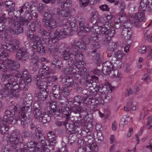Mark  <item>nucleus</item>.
<instances>
[{
  "instance_id": "obj_57",
  "label": "nucleus",
  "mask_w": 152,
  "mask_h": 152,
  "mask_svg": "<svg viewBox=\"0 0 152 152\" xmlns=\"http://www.w3.org/2000/svg\"><path fill=\"white\" fill-rule=\"evenodd\" d=\"M90 0H81L80 3V6L84 7L88 5L89 3Z\"/></svg>"
},
{
  "instance_id": "obj_16",
  "label": "nucleus",
  "mask_w": 152,
  "mask_h": 152,
  "mask_svg": "<svg viewBox=\"0 0 152 152\" xmlns=\"http://www.w3.org/2000/svg\"><path fill=\"white\" fill-rule=\"evenodd\" d=\"M7 66L9 68L11 72L16 70L20 67L19 63L16 61L7 59L6 60Z\"/></svg>"
},
{
  "instance_id": "obj_9",
  "label": "nucleus",
  "mask_w": 152,
  "mask_h": 152,
  "mask_svg": "<svg viewBox=\"0 0 152 152\" xmlns=\"http://www.w3.org/2000/svg\"><path fill=\"white\" fill-rule=\"evenodd\" d=\"M63 57L64 60L68 61V64L69 65L72 64L71 66H72L75 61L74 55L73 54L68 50H65L63 52Z\"/></svg>"
},
{
  "instance_id": "obj_48",
  "label": "nucleus",
  "mask_w": 152,
  "mask_h": 152,
  "mask_svg": "<svg viewBox=\"0 0 152 152\" xmlns=\"http://www.w3.org/2000/svg\"><path fill=\"white\" fill-rule=\"evenodd\" d=\"M39 141L42 144H45V136L42 134L39 135H37L36 136Z\"/></svg>"
},
{
  "instance_id": "obj_31",
  "label": "nucleus",
  "mask_w": 152,
  "mask_h": 152,
  "mask_svg": "<svg viewBox=\"0 0 152 152\" xmlns=\"http://www.w3.org/2000/svg\"><path fill=\"white\" fill-rule=\"evenodd\" d=\"M65 112L63 111L62 108L61 107H57L56 105V108H55L54 112L53 115L55 116V117L56 118L57 116H59L60 115L61 113Z\"/></svg>"
},
{
  "instance_id": "obj_45",
  "label": "nucleus",
  "mask_w": 152,
  "mask_h": 152,
  "mask_svg": "<svg viewBox=\"0 0 152 152\" xmlns=\"http://www.w3.org/2000/svg\"><path fill=\"white\" fill-rule=\"evenodd\" d=\"M118 43L111 42L108 48V49L111 51H113L116 49Z\"/></svg>"
},
{
  "instance_id": "obj_56",
  "label": "nucleus",
  "mask_w": 152,
  "mask_h": 152,
  "mask_svg": "<svg viewBox=\"0 0 152 152\" xmlns=\"http://www.w3.org/2000/svg\"><path fill=\"white\" fill-rule=\"evenodd\" d=\"M61 90L65 96H67L69 95V91L67 87H62Z\"/></svg>"
},
{
  "instance_id": "obj_41",
  "label": "nucleus",
  "mask_w": 152,
  "mask_h": 152,
  "mask_svg": "<svg viewBox=\"0 0 152 152\" xmlns=\"http://www.w3.org/2000/svg\"><path fill=\"white\" fill-rule=\"evenodd\" d=\"M129 19L132 23L134 24L135 26L137 25L139 23L141 22L140 21L138 18L136 16L135 14L133 15V16L131 17Z\"/></svg>"
},
{
  "instance_id": "obj_2",
  "label": "nucleus",
  "mask_w": 152,
  "mask_h": 152,
  "mask_svg": "<svg viewBox=\"0 0 152 152\" xmlns=\"http://www.w3.org/2000/svg\"><path fill=\"white\" fill-rule=\"evenodd\" d=\"M6 20L8 22L9 30L11 33L18 34L23 32L21 26L26 23V20L22 19L19 20H14L12 17H7Z\"/></svg>"
},
{
  "instance_id": "obj_59",
  "label": "nucleus",
  "mask_w": 152,
  "mask_h": 152,
  "mask_svg": "<svg viewBox=\"0 0 152 152\" xmlns=\"http://www.w3.org/2000/svg\"><path fill=\"white\" fill-rule=\"evenodd\" d=\"M35 136H37V135H39L41 134H42L41 132V129L39 127H37V126L35 127Z\"/></svg>"
},
{
  "instance_id": "obj_63",
  "label": "nucleus",
  "mask_w": 152,
  "mask_h": 152,
  "mask_svg": "<svg viewBox=\"0 0 152 152\" xmlns=\"http://www.w3.org/2000/svg\"><path fill=\"white\" fill-rule=\"evenodd\" d=\"M5 4L6 7H14L15 5L14 3L11 1H9L6 2Z\"/></svg>"
},
{
  "instance_id": "obj_27",
  "label": "nucleus",
  "mask_w": 152,
  "mask_h": 152,
  "mask_svg": "<svg viewBox=\"0 0 152 152\" xmlns=\"http://www.w3.org/2000/svg\"><path fill=\"white\" fill-rule=\"evenodd\" d=\"M38 119L40 122L44 124L47 122H48L50 121V117L46 114L45 112H43Z\"/></svg>"
},
{
  "instance_id": "obj_24",
  "label": "nucleus",
  "mask_w": 152,
  "mask_h": 152,
  "mask_svg": "<svg viewBox=\"0 0 152 152\" xmlns=\"http://www.w3.org/2000/svg\"><path fill=\"white\" fill-rule=\"evenodd\" d=\"M63 125L65 126L66 129L69 130L71 133L74 134L76 132V128H75V126H74L73 123L70 124L67 122H64Z\"/></svg>"
},
{
  "instance_id": "obj_51",
  "label": "nucleus",
  "mask_w": 152,
  "mask_h": 152,
  "mask_svg": "<svg viewBox=\"0 0 152 152\" xmlns=\"http://www.w3.org/2000/svg\"><path fill=\"white\" fill-rule=\"evenodd\" d=\"M86 80V83H92L95 82L96 80L98 79L97 77H88Z\"/></svg>"
},
{
  "instance_id": "obj_52",
  "label": "nucleus",
  "mask_w": 152,
  "mask_h": 152,
  "mask_svg": "<svg viewBox=\"0 0 152 152\" xmlns=\"http://www.w3.org/2000/svg\"><path fill=\"white\" fill-rule=\"evenodd\" d=\"M149 1L148 0H142L140 3V6L142 8H145L148 6Z\"/></svg>"
},
{
  "instance_id": "obj_19",
  "label": "nucleus",
  "mask_w": 152,
  "mask_h": 152,
  "mask_svg": "<svg viewBox=\"0 0 152 152\" xmlns=\"http://www.w3.org/2000/svg\"><path fill=\"white\" fill-rule=\"evenodd\" d=\"M34 107L35 109L33 111L34 117L35 119H38L42 114L41 108L37 103L34 104Z\"/></svg>"
},
{
  "instance_id": "obj_39",
  "label": "nucleus",
  "mask_w": 152,
  "mask_h": 152,
  "mask_svg": "<svg viewBox=\"0 0 152 152\" xmlns=\"http://www.w3.org/2000/svg\"><path fill=\"white\" fill-rule=\"evenodd\" d=\"M114 56L116 59L115 60L118 61L122 59L123 54L120 50H118L115 53Z\"/></svg>"
},
{
  "instance_id": "obj_46",
  "label": "nucleus",
  "mask_w": 152,
  "mask_h": 152,
  "mask_svg": "<svg viewBox=\"0 0 152 152\" xmlns=\"http://www.w3.org/2000/svg\"><path fill=\"white\" fill-rule=\"evenodd\" d=\"M100 97L103 101L107 102L111 99L112 96L107 93L105 94L104 96H100Z\"/></svg>"
},
{
  "instance_id": "obj_14",
  "label": "nucleus",
  "mask_w": 152,
  "mask_h": 152,
  "mask_svg": "<svg viewBox=\"0 0 152 152\" xmlns=\"http://www.w3.org/2000/svg\"><path fill=\"white\" fill-rule=\"evenodd\" d=\"M52 93L53 95V96L56 99L60 100L62 99L60 87L59 85H54L52 88Z\"/></svg>"
},
{
  "instance_id": "obj_13",
  "label": "nucleus",
  "mask_w": 152,
  "mask_h": 152,
  "mask_svg": "<svg viewBox=\"0 0 152 152\" xmlns=\"http://www.w3.org/2000/svg\"><path fill=\"white\" fill-rule=\"evenodd\" d=\"M102 71L103 73L106 75H109L110 72H111L113 69V66L110 62L107 61L103 64Z\"/></svg>"
},
{
  "instance_id": "obj_23",
  "label": "nucleus",
  "mask_w": 152,
  "mask_h": 152,
  "mask_svg": "<svg viewBox=\"0 0 152 152\" xmlns=\"http://www.w3.org/2000/svg\"><path fill=\"white\" fill-rule=\"evenodd\" d=\"M11 45V52H15L20 46V44L18 41L14 39L10 42Z\"/></svg>"
},
{
  "instance_id": "obj_60",
  "label": "nucleus",
  "mask_w": 152,
  "mask_h": 152,
  "mask_svg": "<svg viewBox=\"0 0 152 152\" xmlns=\"http://www.w3.org/2000/svg\"><path fill=\"white\" fill-rule=\"evenodd\" d=\"M96 138L98 141H102L104 139L103 136L102 135V134L101 132H99L97 133V134L96 135Z\"/></svg>"
},
{
  "instance_id": "obj_18",
  "label": "nucleus",
  "mask_w": 152,
  "mask_h": 152,
  "mask_svg": "<svg viewBox=\"0 0 152 152\" xmlns=\"http://www.w3.org/2000/svg\"><path fill=\"white\" fill-rule=\"evenodd\" d=\"M64 28L60 30H57L54 33V38L57 39H61L65 38L66 34V29Z\"/></svg>"
},
{
  "instance_id": "obj_32",
  "label": "nucleus",
  "mask_w": 152,
  "mask_h": 152,
  "mask_svg": "<svg viewBox=\"0 0 152 152\" xmlns=\"http://www.w3.org/2000/svg\"><path fill=\"white\" fill-rule=\"evenodd\" d=\"M48 94L47 93L46 91L40 92L38 93L37 97L39 100H44L47 98Z\"/></svg>"
},
{
  "instance_id": "obj_20",
  "label": "nucleus",
  "mask_w": 152,
  "mask_h": 152,
  "mask_svg": "<svg viewBox=\"0 0 152 152\" xmlns=\"http://www.w3.org/2000/svg\"><path fill=\"white\" fill-rule=\"evenodd\" d=\"M61 81L68 87H71L73 84V79L71 77H63L61 78Z\"/></svg>"
},
{
  "instance_id": "obj_5",
  "label": "nucleus",
  "mask_w": 152,
  "mask_h": 152,
  "mask_svg": "<svg viewBox=\"0 0 152 152\" xmlns=\"http://www.w3.org/2000/svg\"><path fill=\"white\" fill-rule=\"evenodd\" d=\"M28 105H25L21 108L19 112V117L20 119L21 120V123L22 124L26 125L27 124L25 118L26 117V114L30 113L31 111V101H28Z\"/></svg>"
},
{
  "instance_id": "obj_30",
  "label": "nucleus",
  "mask_w": 152,
  "mask_h": 152,
  "mask_svg": "<svg viewBox=\"0 0 152 152\" xmlns=\"http://www.w3.org/2000/svg\"><path fill=\"white\" fill-rule=\"evenodd\" d=\"M69 69L66 68L65 69V68H63L62 69L63 70L62 72L64 74L66 75H77V72H75V70H73L72 68L69 67Z\"/></svg>"
},
{
  "instance_id": "obj_38",
  "label": "nucleus",
  "mask_w": 152,
  "mask_h": 152,
  "mask_svg": "<svg viewBox=\"0 0 152 152\" xmlns=\"http://www.w3.org/2000/svg\"><path fill=\"white\" fill-rule=\"evenodd\" d=\"M131 23L130 20H127V21L124 22L121 28H122L129 29L130 31L131 30V28L132 27Z\"/></svg>"
},
{
  "instance_id": "obj_36",
  "label": "nucleus",
  "mask_w": 152,
  "mask_h": 152,
  "mask_svg": "<svg viewBox=\"0 0 152 152\" xmlns=\"http://www.w3.org/2000/svg\"><path fill=\"white\" fill-rule=\"evenodd\" d=\"M57 11L59 14L63 17H67L70 14V12L66 10L63 9L60 11L59 9H57Z\"/></svg>"
},
{
  "instance_id": "obj_62",
  "label": "nucleus",
  "mask_w": 152,
  "mask_h": 152,
  "mask_svg": "<svg viewBox=\"0 0 152 152\" xmlns=\"http://www.w3.org/2000/svg\"><path fill=\"white\" fill-rule=\"evenodd\" d=\"M72 1H71L70 0H66L65 2L64 3V6L66 7H71L72 5Z\"/></svg>"
},
{
  "instance_id": "obj_25",
  "label": "nucleus",
  "mask_w": 152,
  "mask_h": 152,
  "mask_svg": "<svg viewBox=\"0 0 152 152\" xmlns=\"http://www.w3.org/2000/svg\"><path fill=\"white\" fill-rule=\"evenodd\" d=\"M39 33L41 34L42 37L46 39H50L54 38V37L52 36L51 32H48L45 29H39Z\"/></svg>"
},
{
  "instance_id": "obj_26",
  "label": "nucleus",
  "mask_w": 152,
  "mask_h": 152,
  "mask_svg": "<svg viewBox=\"0 0 152 152\" xmlns=\"http://www.w3.org/2000/svg\"><path fill=\"white\" fill-rule=\"evenodd\" d=\"M48 69V68L47 69H40L39 72L40 76H45L48 75H52V74L55 73L54 71L51 70L50 71Z\"/></svg>"
},
{
  "instance_id": "obj_28",
  "label": "nucleus",
  "mask_w": 152,
  "mask_h": 152,
  "mask_svg": "<svg viewBox=\"0 0 152 152\" xmlns=\"http://www.w3.org/2000/svg\"><path fill=\"white\" fill-rule=\"evenodd\" d=\"M50 110L47 112V114L49 116L53 115L55 110V108L56 107V103L55 102L52 101L50 104Z\"/></svg>"
},
{
  "instance_id": "obj_47",
  "label": "nucleus",
  "mask_w": 152,
  "mask_h": 152,
  "mask_svg": "<svg viewBox=\"0 0 152 152\" xmlns=\"http://www.w3.org/2000/svg\"><path fill=\"white\" fill-rule=\"evenodd\" d=\"M95 99H94L95 101L94 103V105H97L100 104H104V103L102 102V99H101L100 96L98 98L97 95H96L95 96Z\"/></svg>"
},
{
  "instance_id": "obj_61",
  "label": "nucleus",
  "mask_w": 152,
  "mask_h": 152,
  "mask_svg": "<svg viewBox=\"0 0 152 152\" xmlns=\"http://www.w3.org/2000/svg\"><path fill=\"white\" fill-rule=\"evenodd\" d=\"M139 85L138 84H137L135 85L133 89L132 90V93H133V94H136V93L138 92L139 90Z\"/></svg>"
},
{
  "instance_id": "obj_11",
  "label": "nucleus",
  "mask_w": 152,
  "mask_h": 152,
  "mask_svg": "<svg viewBox=\"0 0 152 152\" xmlns=\"http://www.w3.org/2000/svg\"><path fill=\"white\" fill-rule=\"evenodd\" d=\"M68 110H67L66 108V110L67 111H69L70 113H64V115H65L64 116L66 117V121L64 122H67L69 121L70 119L71 111L74 112L75 113H77V112H79L81 108L79 107H77L76 106H72L71 107H70L69 108H68Z\"/></svg>"
},
{
  "instance_id": "obj_1",
  "label": "nucleus",
  "mask_w": 152,
  "mask_h": 152,
  "mask_svg": "<svg viewBox=\"0 0 152 152\" xmlns=\"http://www.w3.org/2000/svg\"><path fill=\"white\" fill-rule=\"evenodd\" d=\"M9 139L11 146L16 151L20 150L21 152H29L28 149L29 147L26 145H24L23 148L21 147L23 140L19 132H13L11 134Z\"/></svg>"
},
{
  "instance_id": "obj_33",
  "label": "nucleus",
  "mask_w": 152,
  "mask_h": 152,
  "mask_svg": "<svg viewBox=\"0 0 152 152\" xmlns=\"http://www.w3.org/2000/svg\"><path fill=\"white\" fill-rule=\"evenodd\" d=\"M4 56H0V71L3 72H5L6 69L7 67L4 64V61L5 60L3 59Z\"/></svg>"
},
{
  "instance_id": "obj_7",
  "label": "nucleus",
  "mask_w": 152,
  "mask_h": 152,
  "mask_svg": "<svg viewBox=\"0 0 152 152\" xmlns=\"http://www.w3.org/2000/svg\"><path fill=\"white\" fill-rule=\"evenodd\" d=\"M112 87L111 84L109 82H106L104 83L103 86H98L97 88L99 91L100 93V96H103L108 92L111 93L112 92Z\"/></svg>"
},
{
  "instance_id": "obj_43",
  "label": "nucleus",
  "mask_w": 152,
  "mask_h": 152,
  "mask_svg": "<svg viewBox=\"0 0 152 152\" xmlns=\"http://www.w3.org/2000/svg\"><path fill=\"white\" fill-rule=\"evenodd\" d=\"M79 24L80 28H83V30L85 28H89L88 26L85 22V20L83 18H82L80 19Z\"/></svg>"
},
{
  "instance_id": "obj_3",
  "label": "nucleus",
  "mask_w": 152,
  "mask_h": 152,
  "mask_svg": "<svg viewBox=\"0 0 152 152\" xmlns=\"http://www.w3.org/2000/svg\"><path fill=\"white\" fill-rule=\"evenodd\" d=\"M33 81L36 83L38 88L42 89L43 88L42 85L43 82L50 83L52 82H56L58 78L56 77H34Z\"/></svg>"
},
{
  "instance_id": "obj_21",
  "label": "nucleus",
  "mask_w": 152,
  "mask_h": 152,
  "mask_svg": "<svg viewBox=\"0 0 152 152\" xmlns=\"http://www.w3.org/2000/svg\"><path fill=\"white\" fill-rule=\"evenodd\" d=\"M115 31L114 28L113 27H111L109 29L106 30H102V34L105 36L110 38L113 37L115 34Z\"/></svg>"
},
{
  "instance_id": "obj_34",
  "label": "nucleus",
  "mask_w": 152,
  "mask_h": 152,
  "mask_svg": "<svg viewBox=\"0 0 152 152\" xmlns=\"http://www.w3.org/2000/svg\"><path fill=\"white\" fill-rule=\"evenodd\" d=\"M136 16L138 18L140 21L141 22L145 20L144 13L141 11H139V12L135 14Z\"/></svg>"
},
{
  "instance_id": "obj_55",
  "label": "nucleus",
  "mask_w": 152,
  "mask_h": 152,
  "mask_svg": "<svg viewBox=\"0 0 152 152\" xmlns=\"http://www.w3.org/2000/svg\"><path fill=\"white\" fill-rule=\"evenodd\" d=\"M93 58L96 64H99L101 61L100 55L98 53L96 54V57L94 56Z\"/></svg>"
},
{
  "instance_id": "obj_50",
  "label": "nucleus",
  "mask_w": 152,
  "mask_h": 152,
  "mask_svg": "<svg viewBox=\"0 0 152 152\" xmlns=\"http://www.w3.org/2000/svg\"><path fill=\"white\" fill-rule=\"evenodd\" d=\"M111 25L108 22H106L104 25V27L102 26H100L99 28H100V30L102 32V30H106L109 29L110 28H111Z\"/></svg>"
},
{
  "instance_id": "obj_49",
  "label": "nucleus",
  "mask_w": 152,
  "mask_h": 152,
  "mask_svg": "<svg viewBox=\"0 0 152 152\" xmlns=\"http://www.w3.org/2000/svg\"><path fill=\"white\" fill-rule=\"evenodd\" d=\"M39 141L42 144H45V136L42 134L39 135H37L36 136Z\"/></svg>"
},
{
  "instance_id": "obj_12",
  "label": "nucleus",
  "mask_w": 152,
  "mask_h": 152,
  "mask_svg": "<svg viewBox=\"0 0 152 152\" xmlns=\"http://www.w3.org/2000/svg\"><path fill=\"white\" fill-rule=\"evenodd\" d=\"M89 42L92 45V49L93 50L92 53H94L96 52V50L99 48L100 47V45L98 42V39L96 37H91L88 39Z\"/></svg>"
},
{
  "instance_id": "obj_22",
  "label": "nucleus",
  "mask_w": 152,
  "mask_h": 152,
  "mask_svg": "<svg viewBox=\"0 0 152 152\" xmlns=\"http://www.w3.org/2000/svg\"><path fill=\"white\" fill-rule=\"evenodd\" d=\"M94 100L93 96L90 94H88L86 97L83 99L82 103L86 105H94Z\"/></svg>"
},
{
  "instance_id": "obj_37",
  "label": "nucleus",
  "mask_w": 152,
  "mask_h": 152,
  "mask_svg": "<svg viewBox=\"0 0 152 152\" xmlns=\"http://www.w3.org/2000/svg\"><path fill=\"white\" fill-rule=\"evenodd\" d=\"M5 77V79L4 80V81H8V82L7 83V85L5 84L6 85V88L7 90H8V92L9 91H10L12 89V87L11 86H10V84H11L12 83V82L10 81V78L9 77Z\"/></svg>"
},
{
  "instance_id": "obj_40",
  "label": "nucleus",
  "mask_w": 152,
  "mask_h": 152,
  "mask_svg": "<svg viewBox=\"0 0 152 152\" xmlns=\"http://www.w3.org/2000/svg\"><path fill=\"white\" fill-rule=\"evenodd\" d=\"M79 71L77 72V75H83L84 76H89V73L86 72L87 69L85 68H83L80 69Z\"/></svg>"
},
{
  "instance_id": "obj_53",
  "label": "nucleus",
  "mask_w": 152,
  "mask_h": 152,
  "mask_svg": "<svg viewBox=\"0 0 152 152\" xmlns=\"http://www.w3.org/2000/svg\"><path fill=\"white\" fill-rule=\"evenodd\" d=\"M1 46L4 49H7L11 52V45H10V42L7 43L4 42H2Z\"/></svg>"
},
{
  "instance_id": "obj_35",
  "label": "nucleus",
  "mask_w": 152,
  "mask_h": 152,
  "mask_svg": "<svg viewBox=\"0 0 152 152\" xmlns=\"http://www.w3.org/2000/svg\"><path fill=\"white\" fill-rule=\"evenodd\" d=\"M83 98L80 96H76L74 98L73 103L75 105H77L76 103H77L80 105L83 102Z\"/></svg>"
},
{
  "instance_id": "obj_29",
  "label": "nucleus",
  "mask_w": 152,
  "mask_h": 152,
  "mask_svg": "<svg viewBox=\"0 0 152 152\" xmlns=\"http://www.w3.org/2000/svg\"><path fill=\"white\" fill-rule=\"evenodd\" d=\"M123 29L121 33L122 37L126 38L127 39H129L132 36V31L131 30L129 31V29Z\"/></svg>"
},
{
  "instance_id": "obj_58",
  "label": "nucleus",
  "mask_w": 152,
  "mask_h": 152,
  "mask_svg": "<svg viewBox=\"0 0 152 152\" xmlns=\"http://www.w3.org/2000/svg\"><path fill=\"white\" fill-rule=\"evenodd\" d=\"M35 28L36 30H37L38 32L39 33V29H42L41 28L42 25H41L40 22L38 20H37L35 22Z\"/></svg>"
},
{
  "instance_id": "obj_54",
  "label": "nucleus",
  "mask_w": 152,
  "mask_h": 152,
  "mask_svg": "<svg viewBox=\"0 0 152 152\" xmlns=\"http://www.w3.org/2000/svg\"><path fill=\"white\" fill-rule=\"evenodd\" d=\"M51 53H53L57 52L58 51V48L57 46L55 45H51L49 48Z\"/></svg>"
},
{
  "instance_id": "obj_15",
  "label": "nucleus",
  "mask_w": 152,
  "mask_h": 152,
  "mask_svg": "<svg viewBox=\"0 0 152 152\" xmlns=\"http://www.w3.org/2000/svg\"><path fill=\"white\" fill-rule=\"evenodd\" d=\"M36 39H37L36 44L33 46V48L34 49H37V51L41 53H45V50L44 47L43 46V44L39 38L36 37Z\"/></svg>"
},
{
  "instance_id": "obj_6",
  "label": "nucleus",
  "mask_w": 152,
  "mask_h": 152,
  "mask_svg": "<svg viewBox=\"0 0 152 152\" xmlns=\"http://www.w3.org/2000/svg\"><path fill=\"white\" fill-rule=\"evenodd\" d=\"M42 22L44 23L45 27L49 31L53 30L57 26V24L55 19L52 18L49 19L47 18L45 15L44 18L42 19Z\"/></svg>"
},
{
  "instance_id": "obj_8",
  "label": "nucleus",
  "mask_w": 152,
  "mask_h": 152,
  "mask_svg": "<svg viewBox=\"0 0 152 152\" xmlns=\"http://www.w3.org/2000/svg\"><path fill=\"white\" fill-rule=\"evenodd\" d=\"M16 57L17 60L24 62L28 58V54L25 50L20 48L16 53Z\"/></svg>"
},
{
  "instance_id": "obj_64",
  "label": "nucleus",
  "mask_w": 152,
  "mask_h": 152,
  "mask_svg": "<svg viewBox=\"0 0 152 152\" xmlns=\"http://www.w3.org/2000/svg\"><path fill=\"white\" fill-rule=\"evenodd\" d=\"M111 38L110 37L105 36V38L103 41V44L105 45H107L110 43Z\"/></svg>"
},
{
  "instance_id": "obj_42",
  "label": "nucleus",
  "mask_w": 152,
  "mask_h": 152,
  "mask_svg": "<svg viewBox=\"0 0 152 152\" xmlns=\"http://www.w3.org/2000/svg\"><path fill=\"white\" fill-rule=\"evenodd\" d=\"M74 55L75 60V61H81L83 59V55L80 52H76Z\"/></svg>"
},
{
  "instance_id": "obj_10",
  "label": "nucleus",
  "mask_w": 152,
  "mask_h": 152,
  "mask_svg": "<svg viewBox=\"0 0 152 152\" xmlns=\"http://www.w3.org/2000/svg\"><path fill=\"white\" fill-rule=\"evenodd\" d=\"M86 48L84 42L77 41L74 42L72 45L71 49L73 52H77L80 50H84Z\"/></svg>"
},
{
  "instance_id": "obj_4",
  "label": "nucleus",
  "mask_w": 152,
  "mask_h": 152,
  "mask_svg": "<svg viewBox=\"0 0 152 152\" xmlns=\"http://www.w3.org/2000/svg\"><path fill=\"white\" fill-rule=\"evenodd\" d=\"M18 118L15 115L13 112L10 110L5 111V115H4L2 121L4 124H14L17 122Z\"/></svg>"
},
{
  "instance_id": "obj_17",
  "label": "nucleus",
  "mask_w": 152,
  "mask_h": 152,
  "mask_svg": "<svg viewBox=\"0 0 152 152\" xmlns=\"http://www.w3.org/2000/svg\"><path fill=\"white\" fill-rule=\"evenodd\" d=\"M48 141L51 146H54L57 142L55 134L52 131L49 132L47 134Z\"/></svg>"
},
{
  "instance_id": "obj_44",
  "label": "nucleus",
  "mask_w": 152,
  "mask_h": 152,
  "mask_svg": "<svg viewBox=\"0 0 152 152\" xmlns=\"http://www.w3.org/2000/svg\"><path fill=\"white\" fill-rule=\"evenodd\" d=\"M0 127L1 133L3 135H5L9 129V126L6 124H4L3 125L1 126Z\"/></svg>"
}]
</instances>
